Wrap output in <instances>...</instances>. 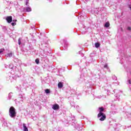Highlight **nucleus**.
<instances>
[{"mask_svg": "<svg viewBox=\"0 0 131 131\" xmlns=\"http://www.w3.org/2000/svg\"><path fill=\"white\" fill-rule=\"evenodd\" d=\"M6 19L8 23H11V22L13 21V18L12 17V16H7Z\"/></svg>", "mask_w": 131, "mask_h": 131, "instance_id": "4", "label": "nucleus"}, {"mask_svg": "<svg viewBox=\"0 0 131 131\" xmlns=\"http://www.w3.org/2000/svg\"><path fill=\"white\" fill-rule=\"evenodd\" d=\"M52 109H53V110H59V109H60V106H59L58 104L56 103L53 105Z\"/></svg>", "mask_w": 131, "mask_h": 131, "instance_id": "3", "label": "nucleus"}, {"mask_svg": "<svg viewBox=\"0 0 131 131\" xmlns=\"http://www.w3.org/2000/svg\"><path fill=\"white\" fill-rule=\"evenodd\" d=\"M110 26V23H109V21L106 22L104 24V27H105L106 28H108V27H109Z\"/></svg>", "mask_w": 131, "mask_h": 131, "instance_id": "7", "label": "nucleus"}, {"mask_svg": "<svg viewBox=\"0 0 131 131\" xmlns=\"http://www.w3.org/2000/svg\"><path fill=\"white\" fill-rule=\"evenodd\" d=\"M97 117L99 119V120H100V121H104V120H106V114H105L104 113H99L97 115Z\"/></svg>", "mask_w": 131, "mask_h": 131, "instance_id": "2", "label": "nucleus"}, {"mask_svg": "<svg viewBox=\"0 0 131 131\" xmlns=\"http://www.w3.org/2000/svg\"><path fill=\"white\" fill-rule=\"evenodd\" d=\"M26 1H29V0H26Z\"/></svg>", "mask_w": 131, "mask_h": 131, "instance_id": "22", "label": "nucleus"}, {"mask_svg": "<svg viewBox=\"0 0 131 131\" xmlns=\"http://www.w3.org/2000/svg\"><path fill=\"white\" fill-rule=\"evenodd\" d=\"M4 51H5V49H0V54H2V53H3V52H4Z\"/></svg>", "mask_w": 131, "mask_h": 131, "instance_id": "14", "label": "nucleus"}, {"mask_svg": "<svg viewBox=\"0 0 131 131\" xmlns=\"http://www.w3.org/2000/svg\"><path fill=\"white\" fill-rule=\"evenodd\" d=\"M95 48H96L97 49H98V48H99L100 46V43L99 42H96L95 43Z\"/></svg>", "mask_w": 131, "mask_h": 131, "instance_id": "9", "label": "nucleus"}, {"mask_svg": "<svg viewBox=\"0 0 131 131\" xmlns=\"http://www.w3.org/2000/svg\"><path fill=\"white\" fill-rule=\"evenodd\" d=\"M8 55L9 56V57H11V56H12V53L8 54Z\"/></svg>", "mask_w": 131, "mask_h": 131, "instance_id": "18", "label": "nucleus"}, {"mask_svg": "<svg viewBox=\"0 0 131 131\" xmlns=\"http://www.w3.org/2000/svg\"><path fill=\"white\" fill-rule=\"evenodd\" d=\"M26 10L27 12H31V8L30 7H27Z\"/></svg>", "mask_w": 131, "mask_h": 131, "instance_id": "11", "label": "nucleus"}, {"mask_svg": "<svg viewBox=\"0 0 131 131\" xmlns=\"http://www.w3.org/2000/svg\"><path fill=\"white\" fill-rule=\"evenodd\" d=\"M129 8L130 9V10H131V7H130V5L129 6Z\"/></svg>", "mask_w": 131, "mask_h": 131, "instance_id": "20", "label": "nucleus"}, {"mask_svg": "<svg viewBox=\"0 0 131 131\" xmlns=\"http://www.w3.org/2000/svg\"><path fill=\"white\" fill-rule=\"evenodd\" d=\"M17 113L16 112V109L13 106L10 107L9 108V116L11 117V118H14V117H16V115Z\"/></svg>", "mask_w": 131, "mask_h": 131, "instance_id": "1", "label": "nucleus"}, {"mask_svg": "<svg viewBox=\"0 0 131 131\" xmlns=\"http://www.w3.org/2000/svg\"><path fill=\"white\" fill-rule=\"evenodd\" d=\"M127 29V30H129V31H130V30H131L130 27H128Z\"/></svg>", "mask_w": 131, "mask_h": 131, "instance_id": "17", "label": "nucleus"}, {"mask_svg": "<svg viewBox=\"0 0 131 131\" xmlns=\"http://www.w3.org/2000/svg\"><path fill=\"white\" fill-rule=\"evenodd\" d=\"M35 62H36V64H39V59H38V58L36 59Z\"/></svg>", "mask_w": 131, "mask_h": 131, "instance_id": "12", "label": "nucleus"}, {"mask_svg": "<svg viewBox=\"0 0 131 131\" xmlns=\"http://www.w3.org/2000/svg\"><path fill=\"white\" fill-rule=\"evenodd\" d=\"M99 113H103V111L104 110V107L103 106L101 107H99Z\"/></svg>", "mask_w": 131, "mask_h": 131, "instance_id": "6", "label": "nucleus"}, {"mask_svg": "<svg viewBox=\"0 0 131 131\" xmlns=\"http://www.w3.org/2000/svg\"><path fill=\"white\" fill-rule=\"evenodd\" d=\"M18 40V45H21V38H19Z\"/></svg>", "mask_w": 131, "mask_h": 131, "instance_id": "13", "label": "nucleus"}, {"mask_svg": "<svg viewBox=\"0 0 131 131\" xmlns=\"http://www.w3.org/2000/svg\"><path fill=\"white\" fill-rule=\"evenodd\" d=\"M13 22H17V19L13 20Z\"/></svg>", "mask_w": 131, "mask_h": 131, "instance_id": "19", "label": "nucleus"}, {"mask_svg": "<svg viewBox=\"0 0 131 131\" xmlns=\"http://www.w3.org/2000/svg\"><path fill=\"white\" fill-rule=\"evenodd\" d=\"M104 68H107V69H108V65L105 64V65L104 66Z\"/></svg>", "mask_w": 131, "mask_h": 131, "instance_id": "15", "label": "nucleus"}, {"mask_svg": "<svg viewBox=\"0 0 131 131\" xmlns=\"http://www.w3.org/2000/svg\"><path fill=\"white\" fill-rule=\"evenodd\" d=\"M58 88H59V89H62V88H63V83L59 82L58 83Z\"/></svg>", "mask_w": 131, "mask_h": 131, "instance_id": "5", "label": "nucleus"}, {"mask_svg": "<svg viewBox=\"0 0 131 131\" xmlns=\"http://www.w3.org/2000/svg\"><path fill=\"white\" fill-rule=\"evenodd\" d=\"M27 4H28V2H26V5L27 6Z\"/></svg>", "mask_w": 131, "mask_h": 131, "instance_id": "21", "label": "nucleus"}, {"mask_svg": "<svg viewBox=\"0 0 131 131\" xmlns=\"http://www.w3.org/2000/svg\"><path fill=\"white\" fill-rule=\"evenodd\" d=\"M11 25H12V26H15V25H16V23H11Z\"/></svg>", "mask_w": 131, "mask_h": 131, "instance_id": "16", "label": "nucleus"}, {"mask_svg": "<svg viewBox=\"0 0 131 131\" xmlns=\"http://www.w3.org/2000/svg\"><path fill=\"white\" fill-rule=\"evenodd\" d=\"M45 93H46V94H50V93H51V91H50L49 89H46L45 90Z\"/></svg>", "mask_w": 131, "mask_h": 131, "instance_id": "10", "label": "nucleus"}, {"mask_svg": "<svg viewBox=\"0 0 131 131\" xmlns=\"http://www.w3.org/2000/svg\"><path fill=\"white\" fill-rule=\"evenodd\" d=\"M23 127H24V131H28V128L26 126V125L25 124H23Z\"/></svg>", "mask_w": 131, "mask_h": 131, "instance_id": "8", "label": "nucleus"}]
</instances>
